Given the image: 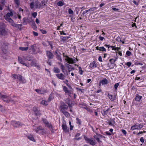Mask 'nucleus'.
I'll use <instances>...</instances> for the list:
<instances>
[{"instance_id": "72a5a7b5", "label": "nucleus", "mask_w": 146, "mask_h": 146, "mask_svg": "<svg viewBox=\"0 0 146 146\" xmlns=\"http://www.w3.org/2000/svg\"><path fill=\"white\" fill-rule=\"evenodd\" d=\"M28 19H27L25 17H24L23 19V23L24 25L27 24V23L29 22V21H28Z\"/></svg>"}, {"instance_id": "7c9ffc66", "label": "nucleus", "mask_w": 146, "mask_h": 146, "mask_svg": "<svg viewBox=\"0 0 146 146\" xmlns=\"http://www.w3.org/2000/svg\"><path fill=\"white\" fill-rule=\"evenodd\" d=\"M62 112L63 113L66 117H68L70 116L69 113L65 111H62Z\"/></svg>"}, {"instance_id": "de8ad7c7", "label": "nucleus", "mask_w": 146, "mask_h": 146, "mask_svg": "<svg viewBox=\"0 0 146 146\" xmlns=\"http://www.w3.org/2000/svg\"><path fill=\"white\" fill-rule=\"evenodd\" d=\"M61 40L62 41L64 42L67 40L65 36H62L61 37Z\"/></svg>"}, {"instance_id": "2eb2a0df", "label": "nucleus", "mask_w": 146, "mask_h": 146, "mask_svg": "<svg viewBox=\"0 0 146 146\" xmlns=\"http://www.w3.org/2000/svg\"><path fill=\"white\" fill-rule=\"evenodd\" d=\"M4 17L6 20L10 23L11 24V23L14 21L13 19L10 18V17H9L6 15H5Z\"/></svg>"}, {"instance_id": "f257e3e1", "label": "nucleus", "mask_w": 146, "mask_h": 146, "mask_svg": "<svg viewBox=\"0 0 146 146\" xmlns=\"http://www.w3.org/2000/svg\"><path fill=\"white\" fill-rule=\"evenodd\" d=\"M18 61L19 63L28 68L32 66L36 67L38 69L40 68V66L38 65V64H36L35 61L32 60L30 61L31 62L30 64L28 62L24 61L22 57L19 56L18 57Z\"/></svg>"}, {"instance_id": "6ab92c4d", "label": "nucleus", "mask_w": 146, "mask_h": 146, "mask_svg": "<svg viewBox=\"0 0 146 146\" xmlns=\"http://www.w3.org/2000/svg\"><path fill=\"white\" fill-rule=\"evenodd\" d=\"M33 128L34 130L36 133H38V132H40V131H41L42 130L43 128L41 126H39L37 127V128L34 127Z\"/></svg>"}, {"instance_id": "bb28decb", "label": "nucleus", "mask_w": 146, "mask_h": 146, "mask_svg": "<svg viewBox=\"0 0 146 146\" xmlns=\"http://www.w3.org/2000/svg\"><path fill=\"white\" fill-rule=\"evenodd\" d=\"M80 135V133H77L75 136V138H74V140H79L81 139V138L80 137H79Z\"/></svg>"}, {"instance_id": "ea45409f", "label": "nucleus", "mask_w": 146, "mask_h": 146, "mask_svg": "<svg viewBox=\"0 0 146 146\" xmlns=\"http://www.w3.org/2000/svg\"><path fill=\"white\" fill-rule=\"evenodd\" d=\"M100 50L102 52H106V49L103 46L100 47Z\"/></svg>"}, {"instance_id": "4468645a", "label": "nucleus", "mask_w": 146, "mask_h": 146, "mask_svg": "<svg viewBox=\"0 0 146 146\" xmlns=\"http://www.w3.org/2000/svg\"><path fill=\"white\" fill-rule=\"evenodd\" d=\"M46 53L47 57L49 59H52L53 58L54 55L50 51H46Z\"/></svg>"}, {"instance_id": "a211bd4d", "label": "nucleus", "mask_w": 146, "mask_h": 146, "mask_svg": "<svg viewBox=\"0 0 146 146\" xmlns=\"http://www.w3.org/2000/svg\"><path fill=\"white\" fill-rule=\"evenodd\" d=\"M109 83L108 80L106 78H104L102 80L100 83L99 84V86H100V84H102V85H106Z\"/></svg>"}, {"instance_id": "3c124183", "label": "nucleus", "mask_w": 146, "mask_h": 146, "mask_svg": "<svg viewBox=\"0 0 146 146\" xmlns=\"http://www.w3.org/2000/svg\"><path fill=\"white\" fill-rule=\"evenodd\" d=\"M116 60H114L113 59H111L109 61L111 64H113L115 62Z\"/></svg>"}, {"instance_id": "bf43d9fd", "label": "nucleus", "mask_w": 146, "mask_h": 146, "mask_svg": "<svg viewBox=\"0 0 146 146\" xmlns=\"http://www.w3.org/2000/svg\"><path fill=\"white\" fill-rule=\"evenodd\" d=\"M76 89L78 91H80L82 92H83V91L84 90L82 89H80L78 88H77Z\"/></svg>"}, {"instance_id": "052dcab7", "label": "nucleus", "mask_w": 146, "mask_h": 146, "mask_svg": "<svg viewBox=\"0 0 146 146\" xmlns=\"http://www.w3.org/2000/svg\"><path fill=\"white\" fill-rule=\"evenodd\" d=\"M131 64V63L130 62H128L126 64V65L129 67H130Z\"/></svg>"}, {"instance_id": "cd10ccee", "label": "nucleus", "mask_w": 146, "mask_h": 146, "mask_svg": "<svg viewBox=\"0 0 146 146\" xmlns=\"http://www.w3.org/2000/svg\"><path fill=\"white\" fill-rule=\"evenodd\" d=\"M54 72L56 73H60V69L57 67H54L53 68Z\"/></svg>"}, {"instance_id": "0eeeda50", "label": "nucleus", "mask_w": 146, "mask_h": 146, "mask_svg": "<svg viewBox=\"0 0 146 146\" xmlns=\"http://www.w3.org/2000/svg\"><path fill=\"white\" fill-rule=\"evenodd\" d=\"M143 127V124L142 123H137L135 124L131 127V129L134 130L135 129H141Z\"/></svg>"}, {"instance_id": "473e14b6", "label": "nucleus", "mask_w": 146, "mask_h": 146, "mask_svg": "<svg viewBox=\"0 0 146 146\" xmlns=\"http://www.w3.org/2000/svg\"><path fill=\"white\" fill-rule=\"evenodd\" d=\"M94 137L99 143L102 142V141L100 140L99 138L97 135H94Z\"/></svg>"}, {"instance_id": "603ef678", "label": "nucleus", "mask_w": 146, "mask_h": 146, "mask_svg": "<svg viewBox=\"0 0 146 146\" xmlns=\"http://www.w3.org/2000/svg\"><path fill=\"white\" fill-rule=\"evenodd\" d=\"M38 133L39 134H43L45 133V131L44 129L43 128L42 129V130L40 132H38Z\"/></svg>"}, {"instance_id": "09e8293b", "label": "nucleus", "mask_w": 146, "mask_h": 146, "mask_svg": "<svg viewBox=\"0 0 146 146\" xmlns=\"http://www.w3.org/2000/svg\"><path fill=\"white\" fill-rule=\"evenodd\" d=\"M119 83H117L115 84L114 85V88L115 89V90L116 91L117 89V88L119 85Z\"/></svg>"}, {"instance_id": "49530a36", "label": "nucleus", "mask_w": 146, "mask_h": 146, "mask_svg": "<svg viewBox=\"0 0 146 146\" xmlns=\"http://www.w3.org/2000/svg\"><path fill=\"white\" fill-rule=\"evenodd\" d=\"M35 4L33 2L31 3L30 4V7L31 9H33L35 7Z\"/></svg>"}, {"instance_id": "774afa93", "label": "nucleus", "mask_w": 146, "mask_h": 146, "mask_svg": "<svg viewBox=\"0 0 146 146\" xmlns=\"http://www.w3.org/2000/svg\"><path fill=\"white\" fill-rule=\"evenodd\" d=\"M40 31L43 34H45L46 33V31L45 30L42 29Z\"/></svg>"}, {"instance_id": "37998d69", "label": "nucleus", "mask_w": 146, "mask_h": 146, "mask_svg": "<svg viewBox=\"0 0 146 146\" xmlns=\"http://www.w3.org/2000/svg\"><path fill=\"white\" fill-rule=\"evenodd\" d=\"M14 2L18 6L20 5V1L19 0H14Z\"/></svg>"}, {"instance_id": "4be33fe9", "label": "nucleus", "mask_w": 146, "mask_h": 146, "mask_svg": "<svg viewBox=\"0 0 146 146\" xmlns=\"http://www.w3.org/2000/svg\"><path fill=\"white\" fill-rule=\"evenodd\" d=\"M142 96L139 95V94H136L135 98V100L139 102L141 100Z\"/></svg>"}, {"instance_id": "412c9836", "label": "nucleus", "mask_w": 146, "mask_h": 146, "mask_svg": "<svg viewBox=\"0 0 146 146\" xmlns=\"http://www.w3.org/2000/svg\"><path fill=\"white\" fill-rule=\"evenodd\" d=\"M35 46L34 45H32L31 46V54H35Z\"/></svg>"}, {"instance_id": "9d476101", "label": "nucleus", "mask_w": 146, "mask_h": 146, "mask_svg": "<svg viewBox=\"0 0 146 146\" xmlns=\"http://www.w3.org/2000/svg\"><path fill=\"white\" fill-rule=\"evenodd\" d=\"M11 25L12 26L15 27L18 29H19L20 30H21L22 24H17L13 21Z\"/></svg>"}, {"instance_id": "423d86ee", "label": "nucleus", "mask_w": 146, "mask_h": 146, "mask_svg": "<svg viewBox=\"0 0 146 146\" xmlns=\"http://www.w3.org/2000/svg\"><path fill=\"white\" fill-rule=\"evenodd\" d=\"M42 121L45 124L46 127H48L51 131L53 130V127L51 123L49 122L48 121L45 119H43Z\"/></svg>"}, {"instance_id": "c85d7f7f", "label": "nucleus", "mask_w": 146, "mask_h": 146, "mask_svg": "<svg viewBox=\"0 0 146 146\" xmlns=\"http://www.w3.org/2000/svg\"><path fill=\"white\" fill-rule=\"evenodd\" d=\"M19 49L20 50H21L23 51H27L28 49V47H20L19 48Z\"/></svg>"}, {"instance_id": "5701e85b", "label": "nucleus", "mask_w": 146, "mask_h": 146, "mask_svg": "<svg viewBox=\"0 0 146 146\" xmlns=\"http://www.w3.org/2000/svg\"><path fill=\"white\" fill-rule=\"evenodd\" d=\"M0 97L1 98L3 99L4 101H7V100L6 99L7 98V96L6 95H3L0 92Z\"/></svg>"}, {"instance_id": "a19ab883", "label": "nucleus", "mask_w": 146, "mask_h": 146, "mask_svg": "<svg viewBox=\"0 0 146 146\" xmlns=\"http://www.w3.org/2000/svg\"><path fill=\"white\" fill-rule=\"evenodd\" d=\"M79 74L80 75L83 74V71L82 70V69L81 67H79L78 68Z\"/></svg>"}, {"instance_id": "c9c22d12", "label": "nucleus", "mask_w": 146, "mask_h": 146, "mask_svg": "<svg viewBox=\"0 0 146 146\" xmlns=\"http://www.w3.org/2000/svg\"><path fill=\"white\" fill-rule=\"evenodd\" d=\"M76 123L77 124L80 125L81 124L82 121L80 119H79L78 118H76Z\"/></svg>"}, {"instance_id": "e2e57ef3", "label": "nucleus", "mask_w": 146, "mask_h": 146, "mask_svg": "<svg viewBox=\"0 0 146 146\" xmlns=\"http://www.w3.org/2000/svg\"><path fill=\"white\" fill-rule=\"evenodd\" d=\"M126 54L128 56H129L131 54V52L129 51H127L126 52Z\"/></svg>"}, {"instance_id": "58836bf2", "label": "nucleus", "mask_w": 146, "mask_h": 146, "mask_svg": "<svg viewBox=\"0 0 146 146\" xmlns=\"http://www.w3.org/2000/svg\"><path fill=\"white\" fill-rule=\"evenodd\" d=\"M12 77L15 79H17L18 77V74H13L12 75Z\"/></svg>"}, {"instance_id": "69168bd1", "label": "nucleus", "mask_w": 146, "mask_h": 146, "mask_svg": "<svg viewBox=\"0 0 146 146\" xmlns=\"http://www.w3.org/2000/svg\"><path fill=\"white\" fill-rule=\"evenodd\" d=\"M33 35L35 36H37L38 35V33L36 32L33 31Z\"/></svg>"}, {"instance_id": "e433bc0d", "label": "nucleus", "mask_w": 146, "mask_h": 146, "mask_svg": "<svg viewBox=\"0 0 146 146\" xmlns=\"http://www.w3.org/2000/svg\"><path fill=\"white\" fill-rule=\"evenodd\" d=\"M35 91L38 93L39 94H43V92L41 90L39 89H36Z\"/></svg>"}, {"instance_id": "0e129e2a", "label": "nucleus", "mask_w": 146, "mask_h": 146, "mask_svg": "<svg viewBox=\"0 0 146 146\" xmlns=\"http://www.w3.org/2000/svg\"><path fill=\"white\" fill-rule=\"evenodd\" d=\"M32 25L34 27L37 28L36 26L34 21L32 22Z\"/></svg>"}, {"instance_id": "680f3d73", "label": "nucleus", "mask_w": 146, "mask_h": 146, "mask_svg": "<svg viewBox=\"0 0 146 146\" xmlns=\"http://www.w3.org/2000/svg\"><path fill=\"white\" fill-rule=\"evenodd\" d=\"M140 141L142 143H144L145 141L143 137H141L140 139Z\"/></svg>"}, {"instance_id": "2f4dec72", "label": "nucleus", "mask_w": 146, "mask_h": 146, "mask_svg": "<svg viewBox=\"0 0 146 146\" xmlns=\"http://www.w3.org/2000/svg\"><path fill=\"white\" fill-rule=\"evenodd\" d=\"M40 104L42 105L45 106H47L48 105L47 102L44 100L42 101L40 103Z\"/></svg>"}, {"instance_id": "9b49d317", "label": "nucleus", "mask_w": 146, "mask_h": 146, "mask_svg": "<svg viewBox=\"0 0 146 146\" xmlns=\"http://www.w3.org/2000/svg\"><path fill=\"white\" fill-rule=\"evenodd\" d=\"M23 61L25 62H27V61H30L32 60V57L28 55L27 56H23V58H22Z\"/></svg>"}, {"instance_id": "c756f323", "label": "nucleus", "mask_w": 146, "mask_h": 146, "mask_svg": "<svg viewBox=\"0 0 146 146\" xmlns=\"http://www.w3.org/2000/svg\"><path fill=\"white\" fill-rule=\"evenodd\" d=\"M27 138L28 139H29V140L33 141H35V139H34L33 136V135H29L27 136Z\"/></svg>"}, {"instance_id": "6e6d98bb", "label": "nucleus", "mask_w": 146, "mask_h": 146, "mask_svg": "<svg viewBox=\"0 0 146 146\" xmlns=\"http://www.w3.org/2000/svg\"><path fill=\"white\" fill-rule=\"evenodd\" d=\"M1 3L2 4V5L4 6L5 5V0H1Z\"/></svg>"}, {"instance_id": "7ed1b4c3", "label": "nucleus", "mask_w": 146, "mask_h": 146, "mask_svg": "<svg viewBox=\"0 0 146 146\" xmlns=\"http://www.w3.org/2000/svg\"><path fill=\"white\" fill-rule=\"evenodd\" d=\"M84 139L86 141V143H89L90 145L93 146L95 145L97 143L96 141L92 138H89L85 136Z\"/></svg>"}, {"instance_id": "864d4df0", "label": "nucleus", "mask_w": 146, "mask_h": 146, "mask_svg": "<svg viewBox=\"0 0 146 146\" xmlns=\"http://www.w3.org/2000/svg\"><path fill=\"white\" fill-rule=\"evenodd\" d=\"M133 2L134 4H135L137 5H138V4L139 3V1H138L137 2L135 0H133Z\"/></svg>"}, {"instance_id": "5fc2aeb1", "label": "nucleus", "mask_w": 146, "mask_h": 146, "mask_svg": "<svg viewBox=\"0 0 146 146\" xmlns=\"http://www.w3.org/2000/svg\"><path fill=\"white\" fill-rule=\"evenodd\" d=\"M116 39L117 41L119 42H120V41H121V39L120 37L119 36H118L117 37Z\"/></svg>"}, {"instance_id": "f03ea898", "label": "nucleus", "mask_w": 146, "mask_h": 146, "mask_svg": "<svg viewBox=\"0 0 146 146\" xmlns=\"http://www.w3.org/2000/svg\"><path fill=\"white\" fill-rule=\"evenodd\" d=\"M6 25L3 22L0 23V35H5L7 33V31L5 30Z\"/></svg>"}, {"instance_id": "f704fd0d", "label": "nucleus", "mask_w": 146, "mask_h": 146, "mask_svg": "<svg viewBox=\"0 0 146 146\" xmlns=\"http://www.w3.org/2000/svg\"><path fill=\"white\" fill-rule=\"evenodd\" d=\"M57 5L59 6H62L63 5H64V4L63 2L60 1L57 3Z\"/></svg>"}, {"instance_id": "13d9d810", "label": "nucleus", "mask_w": 146, "mask_h": 146, "mask_svg": "<svg viewBox=\"0 0 146 146\" xmlns=\"http://www.w3.org/2000/svg\"><path fill=\"white\" fill-rule=\"evenodd\" d=\"M121 131L125 135L127 134L126 131L124 129H121Z\"/></svg>"}, {"instance_id": "1a4fd4ad", "label": "nucleus", "mask_w": 146, "mask_h": 146, "mask_svg": "<svg viewBox=\"0 0 146 146\" xmlns=\"http://www.w3.org/2000/svg\"><path fill=\"white\" fill-rule=\"evenodd\" d=\"M68 108V106L65 104L63 103L61 105L60 107L61 112H62L65 111V110L67 109Z\"/></svg>"}, {"instance_id": "4c0bfd02", "label": "nucleus", "mask_w": 146, "mask_h": 146, "mask_svg": "<svg viewBox=\"0 0 146 146\" xmlns=\"http://www.w3.org/2000/svg\"><path fill=\"white\" fill-rule=\"evenodd\" d=\"M68 13L69 14L72 15V16L74 14L73 11L71 9H68Z\"/></svg>"}, {"instance_id": "39448f33", "label": "nucleus", "mask_w": 146, "mask_h": 146, "mask_svg": "<svg viewBox=\"0 0 146 146\" xmlns=\"http://www.w3.org/2000/svg\"><path fill=\"white\" fill-rule=\"evenodd\" d=\"M11 124L13 126L14 128H17L20 126H22L24 125L19 121H12L11 122Z\"/></svg>"}, {"instance_id": "20e7f679", "label": "nucleus", "mask_w": 146, "mask_h": 146, "mask_svg": "<svg viewBox=\"0 0 146 146\" xmlns=\"http://www.w3.org/2000/svg\"><path fill=\"white\" fill-rule=\"evenodd\" d=\"M64 57H66L65 59L66 61L69 64H73L75 62V60L74 59L70 58L67 55H65L64 53H63Z\"/></svg>"}, {"instance_id": "dca6fc26", "label": "nucleus", "mask_w": 146, "mask_h": 146, "mask_svg": "<svg viewBox=\"0 0 146 146\" xmlns=\"http://www.w3.org/2000/svg\"><path fill=\"white\" fill-rule=\"evenodd\" d=\"M17 79L22 83H25L26 82L25 79L24 78H23V77L19 74H18V77Z\"/></svg>"}, {"instance_id": "a18cd8bd", "label": "nucleus", "mask_w": 146, "mask_h": 146, "mask_svg": "<svg viewBox=\"0 0 146 146\" xmlns=\"http://www.w3.org/2000/svg\"><path fill=\"white\" fill-rule=\"evenodd\" d=\"M35 8L36 9H37V8H40L41 7V4H39V6H38V5L37 3H35Z\"/></svg>"}, {"instance_id": "a878e982", "label": "nucleus", "mask_w": 146, "mask_h": 146, "mask_svg": "<svg viewBox=\"0 0 146 146\" xmlns=\"http://www.w3.org/2000/svg\"><path fill=\"white\" fill-rule=\"evenodd\" d=\"M5 48L3 47V46L1 47V49L3 51V52L4 54H6L7 53V46H5Z\"/></svg>"}, {"instance_id": "b1692460", "label": "nucleus", "mask_w": 146, "mask_h": 146, "mask_svg": "<svg viewBox=\"0 0 146 146\" xmlns=\"http://www.w3.org/2000/svg\"><path fill=\"white\" fill-rule=\"evenodd\" d=\"M108 96L109 98L111 100V101H113L115 99V96H113L111 94H108Z\"/></svg>"}, {"instance_id": "f3484780", "label": "nucleus", "mask_w": 146, "mask_h": 146, "mask_svg": "<svg viewBox=\"0 0 146 146\" xmlns=\"http://www.w3.org/2000/svg\"><path fill=\"white\" fill-rule=\"evenodd\" d=\"M62 127L63 131L65 133H67L69 131V129L67 128V127L66 124H62Z\"/></svg>"}, {"instance_id": "8fccbe9b", "label": "nucleus", "mask_w": 146, "mask_h": 146, "mask_svg": "<svg viewBox=\"0 0 146 146\" xmlns=\"http://www.w3.org/2000/svg\"><path fill=\"white\" fill-rule=\"evenodd\" d=\"M32 16L34 18H36L37 15V13L36 12H35L32 13Z\"/></svg>"}, {"instance_id": "c03bdc74", "label": "nucleus", "mask_w": 146, "mask_h": 146, "mask_svg": "<svg viewBox=\"0 0 146 146\" xmlns=\"http://www.w3.org/2000/svg\"><path fill=\"white\" fill-rule=\"evenodd\" d=\"M13 15V13L12 12H11L10 13H7L6 15H6L7 16H8L9 17H11V16H12Z\"/></svg>"}, {"instance_id": "f8f14e48", "label": "nucleus", "mask_w": 146, "mask_h": 146, "mask_svg": "<svg viewBox=\"0 0 146 146\" xmlns=\"http://www.w3.org/2000/svg\"><path fill=\"white\" fill-rule=\"evenodd\" d=\"M56 76L58 79L61 80H64L66 77L62 73L57 74Z\"/></svg>"}, {"instance_id": "6e6552de", "label": "nucleus", "mask_w": 146, "mask_h": 146, "mask_svg": "<svg viewBox=\"0 0 146 146\" xmlns=\"http://www.w3.org/2000/svg\"><path fill=\"white\" fill-rule=\"evenodd\" d=\"M33 110L34 114L36 116L39 115H41L40 110H38L37 107L35 106L33 108Z\"/></svg>"}, {"instance_id": "4d7b16f0", "label": "nucleus", "mask_w": 146, "mask_h": 146, "mask_svg": "<svg viewBox=\"0 0 146 146\" xmlns=\"http://www.w3.org/2000/svg\"><path fill=\"white\" fill-rule=\"evenodd\" d=\"M69 123L70 126V130H72L73 129V126L71 125V122L70 121H69Z\"/></svg>"}, {"instance_id": "79ce46f5", "label": "nucleus", "mask_w": 146, "mask_h": 146, "mask_svg": "<svg viewBox=\"0 0 146 146\" xmlns=\"http://www.w3.org/2000/svg\"><path fill=\"white\" fill-rule=\"evenodd\" d=\"M56 56L57 59L58 60H60V62H62V59L61 56L59 55H57Z\"/></svg>"}, {"instance_id": "aec40b11", "label": "nucleus", "mask_w": 146, "mask_h": 146, "mask_svg": "<svg viewBox=\"0 0 146 146\" xmlns=\"http://www.w3.org/2000/svg\"><path fill=\"white\" fill-rule=\"evenodd\" d=\"M63 90L66 93H68L69 94H71V91L69 90L66 86H63Z\"/></svg>"}, {"instance_id": "393cba45", "label": "nucleus", "mask_w": 146, "mask_h": 146, "mask_svg": "<svg viewBox=\"0 0 146 146\" xmlns=\"http://www.w3.org/2000/svg\"><path fill=\"white\" fill-rule=\"evenodd\" d=\"M89 66L91 68H94L96 67V64L95 62L94 61H93L92 62L90 65Z\"/></svg>"}, {"instance_id": "ddd939ff", "label": "nucleus", "mask_w": 146, "mask_h": 146, "mask_svg": "<svg viewBox=\"0 0 146 146\" xmlns=\"http://www.w3.org/2000/svg\"><path fill=\"white\" fill-rule=\"evenodd\" d=\"M110 108H108L106 109V107H105V108L103 109L101 111V113L103 116L107 115L108 113V112L110 111Z\"/></svg>"}, {"instance_id": "338daca9", "label": "nucleus", "mask_w": 146, "mask_h": 146, "mask_svg": "<svg viewBox=\"0 0 146 146\" xmlns=\"http://www.w3.org/2000/svg\"><path fill=\"white\" fill-rule=\"evenodd\" d=\"M96 9H97L96 7H92L90 8L91 10L92 11H94V10H96Z\"/></svg>"}]
</instances>
